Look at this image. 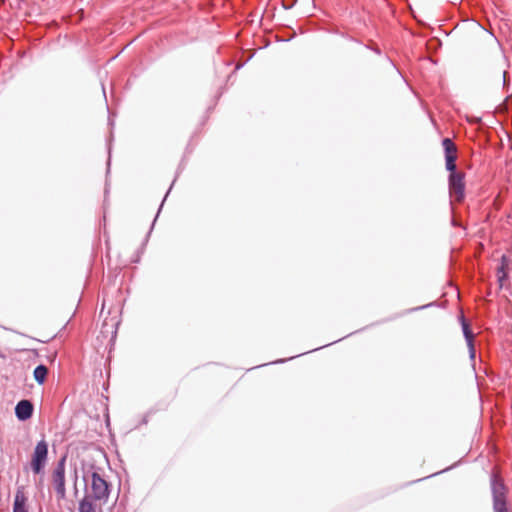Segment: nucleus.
I'll return each mask as SVG.
<instances>
[{
	"mask_svg": "<svg viewBox=\"0 0 512 512\" xmlns=\"http://www.w3.org/2000/svg\"><path fill=\"white\" fill-rule=\"evenodd\" d=\"M501 262H502L501 266L498 268V271H497V277H498V281L502 285V282L507 278V273L505 271V268L507 266L508 258L505 255H503L501 257Z\"/></svg>",
	"mask_w": 512,
	"mask_h": 512,
	"instance_id": "obj_10",
	"label": "nucleus"
},
{
	"mask_svg": "<svg viewBox=\"0 0 512 512\" xmlns=\"http://www.w3.org/2000/svg\"><path fill=\"white\" fill-rule=\"evenodd\" d=\"M109 484L97 472L91 474L90 480V494L87 496L99 501H106L109 497Z\"/></svg>",
	"mask_w": 512,
	"mask_h": 512,
	"instance_id": "obj_3",
	"label": "nucleus"
},
{
	"mask_svg": "<svg viewBox=\"0 0 512 512\" xmlns=\"http://www.w3.org/2000/svg\"><path fill=\"white\" fill-rule=\"evenodd\" d=\"M159 215H160V208L158 209L157 214H156V217H155V219H154V221H153V226L155 225V223H156L157 218L159 217Z\"/></svg>",
	"mask_w": 512,
	"mask_h": 512,
	"instance_id": "obj_18",
	"label": "nucleus"
},
{
	"mask_svg": "<svg viewBox=\"0 0 512 512\" xmlns=\"http://www.w3.org/2000/svg\"><path fill=\"white\" fill-rule=\"evenodd\" d=\"M491 492L494 512H510L506 500L507 487L496 473L491 475Z\"/></svg>",
	"mask_w": 512,
	"mask_h": 512,
	"instance_id": "obj_2",
	"label": "nucleus"
},
{
	"mask_svg": "<svg viewBox=\"0 0 512 512\" xmlns=\"http://www.w3.org/2000/svg\"><path fill=\"white\" fill-rule=\"evenodd\" d=\"M15 413L18 419L27 420L32 416L33 405L28 400H21L15 408Z\"/></svg>",
	"mask_w": 512,
	"mask_h": 512,
	"instance_id": "obj_6",
	"label": "nucleus"
},
{
	"mask_svg": "<svg viewBox=\"0 0 512 512\" xmlns=\"http://www.w3.org/2000/svg\"><path fill=\"white\" fill-rule=\"evenodd\" d=\"M53 484L55 486L59 499H64L66 495L65 489V457L57 464L52 475Z\"/></svg>",
	"mask_w": 512,
	"mask_h": 512,
	"instance_id": "obj_4",
	"label": "nucleus"
},
{
	"mask_svg": "<svg viewBox=\"0 0 512 512\" xmlns=\"http://www.w3.org/2000/svg\"><path fill=\"white\" fill-rule=\"evenodd\" d=\"M170 190H171V187L169 188V190H168V192L166 193V195L164 196V198H162V201H161L162 207L164 206V203H165L166 197H167L168 193L170 192Z\"/></svg>",
	"mask_w": 512,
	"mask_h": 512,
	"instance_id": "obj_17",
	"label": "nucleus"
},
{
	"mask_svg": "<svg viewBox=\"0 0 512 512\" xmlns=\"http://www.w3.org/2000/svg\"><path fill=\"white\" fill-rule=\"evenodd\" d=\"M460 322H461L462 331H463V335L466 340V343L470 344V343L474 342V334L470 328L469 323L466 321V319L463 315L460 316Z\"/></svg>",
	"mask_w": 512,
	"mask_h": 512,
	"instance_id": "obj_8",
	"label": "nucleus"
},
{
	"mask_svg": "<svg viewBox=\"0 0 512 512\" xmlns=\"http://www.w3.org/2000/svg\"><path fill=\"white\" fill-rule=\"evenodd\" d=\"M285 361H286V360L279 359V360H276V361L271 362V364L283 363V362H285Z\"/></svg>",
	"mask_w": 512,
	"mask_h": 512,
	"instance_id": "obj_19",
	"label": "nucleus"
},
{
	"mask_svg": "<svg viewBox=\"0 0 512 512\" xmlns=\"http://www.w3.org/2000/svg\"><path fill=\"white\" fill-rule=\"evenodd\" d=\"M48 454V445L47 443L42 440L37 443L34 454L31 461V466L34 471V473L39 474L46 462Z\"/></svg>",
	"mask_w": 512,
	"mask_h": 512,
	"instance_id": "obj_5",
	"label": "nucleus"
},
{
	"mask_svg": "<svg viewBox=\"0 0 512 512\" xmlns=\"http://www.w3.org/2000/svg\"><path fill=\"white\" fill-rule=\"evenodd\" d=\"M48 369L44 365H39L34 370V378L39 384H43L46 380Z\"/></svg>",
	"mask_w": 512,
	"mask_h": 512,
	"instance_id": "obj_9",
	"label": "nucleus"
},
{
	"mask_svg": "<svg viewBox=\"0 0 512 512\" xmlns=\"http://www.w3.org/2000/svg\"><path fill=\"white\" fill-rule=\"evenodd\" d=\"M442 145L445 152V166L447 171L450 172L448 177L449 191L460 202L464 198L465 184L464 174L456 170L457 148L450 138H444Z\"/></svg>",
	"mask_w": 512,
	"mask_h": 512,
	"instance_id": "obj_1",
	"label": "nucleus"
},
{
	"mask_svg": "<svg viewBox=\"0 0 512 512\" xmlns=\"http://www.w3.org/2000/svg\"><path fill=\"white\" fill-rule=\"evenodd\" d=\"M79 512H96V507L89 497H85L80 502Z\"/></svg>",
	"mask_w": 512,
	"mask_h": 512,
	"instance_id": "obj_11",
	"label": "nucleus"
},
{
	"mask_svg": "<svg viewBox=\"0 0 512 512\" xmlns=\"http://www.w3.org/2000/svg\"><path fill=\"white\" fill-rule=\"evenodd\" d=\"M507 75H508L507 71H504L503 72V86H506L508 83Z\"/></svg>",
	"mask_w": 512,
	"mask_h": 512,
	"instance_id": "obj_15",
	"label": "nucleus"
},
{
	"mask_svg": "<svg viewBox=\"0 0 512 512\" xmlns=\"http://www.w3.org/2000/svg\"><path fill=\"white\" fill-rule=\"evenodd\" d=\"M27 497L22 488L17 489L14 499L13 512H27Z\"/></svg>",
	"mask_w": 512,
	"mask_h": 512,
	"instance_id": "obj_7",
	"label": "nucleus"
},
{
	"mask_svg": "<svg viewBox=\"0 0 512 512\" xmlns=\"http://www.w3.org/2000/svg\"><path fill=\"white\" fill-rule=\"evenodd\" d=\"M433 305H434V303H429L427 305H422V306H419V307H416V308H412L410 311L422 310V309L428 308V307L433 306Z\"/></svg>",
	"mask_w": 512,
	"mask_h": 512,
	"instance_id": "obj_14",
	"label": "nucleus"
},
{
	"mask_svg": "<svg viewBox=\"0 0 512 512\" xmlns=\"http://www.w3.org/2000/svg\"><path fill=\"white\" fill-rule=\"evenodd\" d=\"M117 322L114 321L113 319L111 320V323L109 324L106 320L104 321V324H103V327L104 328H107L109 326L110 329H106L104 332L105 333H109L111 335H114L116 334V326H117Z\"/></svg>",
	"mask_w": 512,
	"mask_h": 512,
	"instance_id": "obj_12",
	"label": "nucleus"
},
{
	"mask_svg": "<svg viewBox=\"0 0 512 512\" xmlns=\"http://www.w3.org/2000/svg\"><path fill=\"white\" fill-rule=\"evenodd\" d=\"M283 7H284V9H286V10L291 9V8L293 7V3H292V4H290V3H287V4H286V3H283Z\"/></svg>",
	"mask_w": 512,
	"mask_h": 512,
	"instance_id": "obj_16",
	"label": "nucleus"
},
{
	"mask_svg": "<svg viewBox=\"0 0 512 512\" xmlns=\"http://www.w3.org/2000/svg\"><path fill=\"white\" fill-rule=\"evenodd\" d=\"M468 346V349H469V357L471 360H474L475 359V355H476V351H475V347H474V342L470 343V344H467Z\"/></svg>",
	"mask_w": 512,
	"mask_h": 512,
	"instance_id": "obj_13",
	"label": "nucleus"
}]
</instances>
